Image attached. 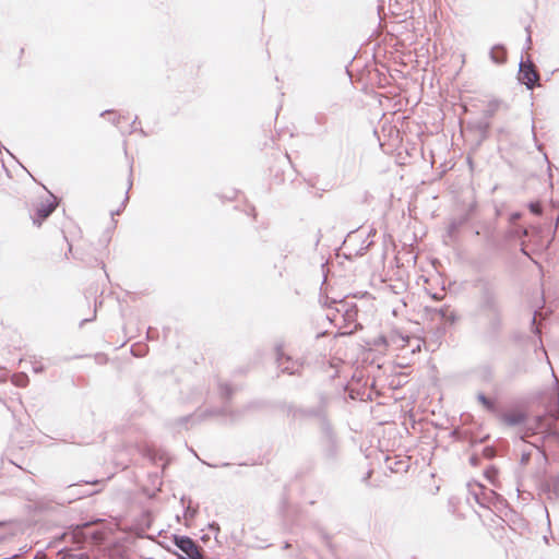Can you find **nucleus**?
<instances>
[{"label": "nucleus", "mask_w": 559, "mask_h": 559, "mask_svg": "<svg viewBox=\"0 0 559 559\" xmlns=\"http://www.w3.org/2000/svg\"><path fill=\"white\" fill-rule=\"evenodd\" d=\"M474 316L481 324L480 341L495 348L504 331V301L499 281L495 276L478 275L472 280Z\"/></svg>", "instance_id": "1"}, {"label": "nucleus", "mask_w": 559, "mask_h": 559, "mask_svg": "<svg viewBox=\"0 0 559 559\" xmlns=\"http://www.w3.org/2000/svg\"><path fill=\"white\" fill-rule=\"evenodd\" d=\"M318 400L319 402L316 406L309 407L289 404L287 407V413L294 419L313 418L318 423L319 430H322L325 427L332 425L329 415L330 399L324 392H320L318 393Z\"/></svg>", "instance_id": "2"}, {"label": "nucleus", "mask_w": 559, "mask_h": 559, "mask_svg": "<svg viewBox=\"0 0 559 559\" xmlns=\"http://www.w3.org/2000/svg\"><path fill=\"white\" fill-rule=\"evenodd\" d=\"M319 448L323 463L330 468L335 467L340 462L341 447L333 425L320 430Z\"/></svg>", "instance_id": "3"}, {"label": "nucleus", "mask_w": 559, "mask_h": 559, "mask_svg": "<svg viewBox=\"0 0 559 559\" xmlns=\"http://www.w3.org/2000/svg\"><path fill=\"white\" fill-rule=\"evenodd\" d=\"M358 311L357 304L348 300L347 297L338 300L335 312L342 316L345 325L354 324V326L349 331L344 332L343 335H353L364 329L362 324L357 321Z\"/></svg>", "instance_id": "4"}, {"label": "nucleus", "mask_w": 559, "mask_h": 559, "mask_svg": "<svg viewBox=\"0 0 559 559\" xmlns=\"http://www.w3.org/2000/svg\"><path fill=\"white\" fill-rule=\"evenodd\" d=\"M549 240L544 239V234L540 228L532 227L526 236V240L521 242V252L532 259L533 254H540L548 249Z\"/></svg>", "instance_id": "5"}, {"label": "nucleus", "mask_w": 559, "mask_h": 559, "mask_svg": "<svg viewBox=\"0 0 559 559\" xmlns=\"http://www.w3.org/2000/svg\"><path fill=\"white\" fill-rule=\"evenodd\" d=\"M476 211L477 203L472 202L461 214L450 218L444 238L448 237L452 241H457L461 230L471 222Z\"/></svg>", "instance_id": "6"}, {"label": "nucleus", "mask_w": 559, "mask_h": 559, "mask_svg": "<svg viewBox=\"0 0 559 559\" xmlns=\"http://www.w3.org/2000/svg\"><path fill=\"white\" fill-rule=\"evenodd\" d=\"M276 361L282 373L298 377L302 376L305 361L300 359L294 360L283 352L281 346H276Z\"/></svg>", "instance_id": "7"}, {"label": "nucleus", "mask_w": 559, "mask_h": 559, "mask_svg": "<svg viewBox=\"0 0 559 559\" xmlns=\"http://www.w3.org/2000/svg\"><path fill=\"white\" fill-rule=\"evenodd\" d=\"M98 483H99L98 479H94V480H85V481H79L76 484L68 485L67 486V496L60 497L58 503H60V504L71 503L79 499L95 495L98 490H87V489L82 490L81 487L83 485H97Z\"/></svg>", "instance_id": "8"}, {"label": "nucleus", "mask_w": 559, "mask_h": 559, "mask_svg": "<svg viewBox=\"0 0 559 559\" xmlns=\"http://www.w3.org/2000/svg\"><path fill=\"white\" fill-rule=\"evenodd\" d=\"M518 80L520 84L526 87V90L533 91L535 83L538 80V73L531 59H521L518 71Z\"/></svg>", "instance_id": "9"}, {"label": "nucleus", "mask_w": 559, "mask_h": 559, "mask_svg": "<svg viewBox=\"0 0 559 559\" xmlns=\"http://www.w3.org/2000/svg\"><path fill=\"white\" fill-rule=\"evenodd\" d=\"M497 417L509 427H519L526 424L528 420L527 412L521 408L507 413L499 411Z\"/></svg>", "instance_id": "10"}, {"label": "nucleus", "mask_w": 559, "mask_h": 559, "mask_svg": "<svg viewBox=\"0 0 559 559\" xmlns=\"http://www.w3.org/2000/svg\"><path fill=\"white\" fill-rule=\"evenodd\" d=\"M169 539L183 555L202 549L198 543L188 535L171 534Z\"/></svg>", "instance_id": "11"}, {"label": "nucleus", "mask_w": 559, "mask_h": 559, "mask_svg": "<svg viewBox=\"0 0 559 559\" xmlns=\"http://www.w3.org/2000/svg\"><path fill=\"white\" fill-rule=\"evenodd\" d=\"M144 455L153 463L158 464L162 462V473L168 467L171 462V457L168 452L164 449H156L153 447H148L145 449Z\"/></svg>", "instance_id": "12"}, {"label": "nucleus", "mask_w": 559, "mask_h": 559, "mask_svg": "<svg viewBox=\"0 0 559 559\" xmlns=\"http://www.w3.org/2000/svg\"><path fill=\"white\" fill-rule=\"evenodd\" d=\"M478 487L479 489H483V500H485L484 508H489L491 504L499 510L508 507V501L503 496L492 489L486 488L481 484H478Z\"/></svg>", "instance_id": "13"}, {"label": "nucleus", "mask_w": 559, "mask_h": 559, "mask_svg": "<svg viewBox=\"0 0 559 559\" xmlns=\"http://www.w3.org/2000/svg\"><path fill=\"white\" fill-rule=\"evenodd\" d=\"M57 206L56 202H50L46 200L45 202H40L39 205L35 210V214L32 217L34 225L40 226L45 219H47Z\"/></svg>", "instance_id": "14"}, {"label": "nucleus", "mask_w": 559, "mask_h": 559, "mask_svg": "<svg viewBox=\"0 0 559 559\" xmlns=\"http://www.w3.org/2000/svg\"><path fill=\"white\" fill-rule=\"evenodd\" d=\"M489 59L497 66H502L508 60V50L503 44H496L489 50Z\"/></svg>", "instance_id": "15"}, {"label": "nucleus", "mask_w": 559, "mask_h": 559, "mask_svg": "<svg viewBox=\"0 0 559 559\" xmlns=\"http://www.w3.org/2000/svg\"><path fill=\"white\" fill-rule=\"evenodd\" d=\"M427 312H431L438 316L443 322L453 324L457 321V314L450 310L449 306H442L440 308H426Z\"/></svg>", "instance_id": "16"}, {"label": "nucleus", "mask_w": 559, "mask_h": 559, "mask_svg": "<svg viewBox=\"0 0 559 559\" xmlns=\"http://www.w3.org/2000/svg\"><path fill=\"white\" fill-rule=\"evenodd\" d=\"M530 229L531 228H526L520 224L510 225L504 234V239L506 241L520 239L522 242L523 240H526V236H528Z\"/></svg>", "instance_id": "17"}, {"label": "nucleus", "mask_w": 559, "mask_h": 559, "mask_svg": "<svg viewBox=\"0 0 559 559\" xmlns=\"http://www.w3.org/2000/svg\"><path fill=\"white\" fill-rule=\"evenodd\" d=\"M58 559H91L87 551L64 547L58 551Z\"/></svg>", "instance_id": "18"}, {"label": "nucleus", "mask_w": 559, "mask_h": 559, "mask_svg": "<svg viewBox=\"0 0 559 559\" xmlns=\"http://www.w3.org/2000/svg\"><path fill=\"white\" fill-rule=\"evenodd\" d=\"M477 402L488 412L498 415L500 408L497 400L488 397L484 392L476 395Z\"/></svg>", "instance_id": "19"}, {"label": "nucleus", "mask_w": 559, "mask_h": 559, "mask_svg": "<svg viewBox=\"0 0 559 559\" xmlns=\"http://www.w3.org/2000/svg\"><path fill=\"white\" fill-rule=\"evenodd\" d=\"M490 128L491 122L483 118L473 123V129L478 133L480 141H485L486 139H488Z\"/></svg>", "instance_id": "20"}, {"label": "nucleus", "mask_w": 559, "mask_h": 559, "mask_svg": "<svg viewBox=\"0 0 559 559\" xmlns=\"http://www.w3.org/2000/svg\"><path fill=\"white\" fill-rule=\"evenodd\" d=\"M484 238H485V242L486 245L493 249V250H499L502 248V241L499 239V237L496 235V231L495 229H491V228H487L484 233Z\"/></svg>", "instance_id": "21"}, {"label": "nucleus", "mask_w": 559, "mask_h": 559, "mask_svg": "<svg viewBox=\"0 0 559 559\" xmlns=\"http://www.w3.org/2000/svg\"><path fill=\"white\" fill-rule=\"evenodd\" d=\"M226 415H235L234 412H229L227 406L218 407V408H207L199 415V421L204 420L210 416H226Z\"/></svg>", "instance_id": "22"}, {"label": "nucleus", "mask_w": 559, "mask_h": 559, "mask_svg": "<svg viewBox=\"0 0 559 559\" xmlns=\"http://www.w3.org/2000/svg\"><path fill=\"white\" fill-rule=\"evenodd\" d=\"M476 373L484 382H490L493 378V368L489 364H484L477 367Z\"/></svg>", "instance_id": "23"}, {"label": "nucleus", "mask_w": 559, "mask_h": 559, "mask_svg": "<svg viewBox=\"0 0 559 559\" xmlns=\"http://www.w3.org/2000/svg\"><path fill=\"white\" fill-rule=\"evenodd\" d=\"M234 388L227 382H219L218 384V393L221 399L225 402V404L229 403L234 395Z\"/></svg>", "instance_id": "24"}, {"label": "nucleus", "mask_w": 559, "mask_h": 559, "mask_svg": "<svg viewBox=\"0 0 559 559\" xmlns=\"http://www.w3.org/2000/svg\"><path fill=\"white\" fill-rule=\"evenodd\" d=\"M132 185H133V180H132V166L130 167V174H129V178H128V189H127V192H126V195H124V199L123 201L121 202V205L119 209H117L116 211H111L110 212V215L114 217L115 215H120L123 210L126 209L128 202H129V191L130 189L132 188Z\"/></svg>", "instance_id": "25"}, {"label": "nucleus", "mask_w": 559, "mask_h": 559, "mask_svg": "<svg viewBox=\"0 0 559 559\" xmlns=\"http://www.w3.org/2000/svg\"><path fill=\"white\" fill-rule=\"evenodd\" d=\"M500 107V100L492 99L488 103L486 109L483 111V119L491 120Z\"/></svg>", "instance_id": "26"}, {"label": "nucleus", "mask_w": 559, "mask_h": 559, "mask_svg": "<svg viewBox=\"0 0 559 559\" xmlns=\"http://www.w3.org/2000/svg\"><path fill=\"white\" fill-rule=\"evenodd\" d=\"M168 551H169L171 555L176 556V557H177V559H203V558H204V555H205V552H204V550H203V549L198 550V551L190 552V554H188V555H182V554H180L178 550H170V549H168Z\"/></svg>", "instance_id": "27"}, {"label": "nucleus", "mask_w": 559, "mask_h": 559, "mask_svg": "<svg viewBox=\"0 0 559 559\" xmlns=\"http://www.w3.org/2000/svg\"><path fill=\"white\" fill-rule=\"evenodd\" d=\"M498 474L499 469L495 465H490L484 471L485 478L493 486L497 485Z\"/></svg>", "instance_id": "28"}, {"label": "nucleus", "mask_w": 559, "mask_h": 559, "mask_svg": "<svg viewBox=\"0 0 559 559\" xmlns=\"http://www.w3.org/2000/svg\"><path fill=\"white\" fill-rule=\"evenodd\" d=\"M109 116V121L115 126L118 127L120 123V120L122 119V116L118 114L115 109H106L100 112V117Z\"/></svg>", "instance_id": "29"}, {"label": "nucleus", "mask_w": 559, "mask_h": 559, "mask_svg": "<svg viewBox=\"0 0 559 559\" xmlns=\"http://www.w3.org/2000/svg\"><path fill=\"white\" fill-rule=\"evenodd\" d=\"M180 502H181V504H182V507H183V509H185V510H183V516H185L186 519H193V518L195 516V514H197V511H195V510H193V509H191V507H190V504H191V500L189 499V503H188V506H186V504H185V502H186V497L183 496V497H181Z\"/></svg>", "instance_id": "30"}, {"label": "nucleus", "mask_w": 559, "mask_h": 559, "mask_svg": "<svg viewBox=\"0 0 559 559\" xmlns=\"http://www.w3.org/2000/svg\"><path fill=\"white\" fill-rule=\"evenodd\" d=\"M148 350V347L146 345H132L131 346V354L134 357H143L146 355Z\"/></svg>", "instance_id": "31"}, {"label": "nucleus", "mask_w": 559, "mask_h": 559, "mask_svg": "<svg viewBox=\"0 0 559 559\" xmlns=\"http://www.w3.org/2000/svg\"><path fill=\"white\" fill-rule=\"evenodd\" d=\"M281 513L283 515L284 521L287 523L290 519V507L285 498L282 500Z\"/></svg>", "instance_id": "32"}, {"label": "nucleus", "mask_w": 559, "mask_h": 559, "mask_svg": "<svg viewBox=\"0 0 559 559\" xmlns=\"http://www.w3.org/2000/svg\"><path fill=\"white\" fill-rule=\"evenodd\" d=\"M337 305H338V299H334V298H330V297H325L324 300L322 301V306L328 309L335 310V307Z\"/></svg>", "instance_id": "33"}, {"label": "nucleus", "mask_w": 559, "mask_h": 559, "mask_svg": "<svg viewBox=\"0 0 559 559\" xmlns=\"http://www.w3.org/2000/svg\"><path fill=\"white\" fill-rule=\"evenodd\" d=\"M522 215H523L522 212H519V211L510 213V215L508 217L509 224L510 225L518 224V222L521 219Z\"/></svg>", "instance_id": "34"}, {"label": "nucleus", "mask_w": 559, "mask_h": 559, "mask_svg": "<svg viewBox=\"0 0 559 559\" xmlns=\"http://www.w3.org/2000/svg\"><path fill=\"white\" fill-rule=\"evenodd\" d=\"M314 121L320 124V126H324L328 121V116L323 112H318L316 116H314Z\"/></svg>", "instance_id": "35"}, {"label": "nucleus", "mask_w": 559, "mask_h": 559, "mask_svg": "<svg viewBox=\"0 0 559 559\" xmlns=\"http://www.w3.org/2000/svg\"><path fill=\"white\" fill-rule=\"evenodd\" d=\"M468 462L472 466H478L481 462V457L477 454V453H473L469 459H468Z\"/></svg>", "instance_id": "36"}, {"label": "nucleus", "mask_w": 559, "mask_h": 559, "mask_svg": "<svg viewBox=\"0 0 559 559\" xmlns=\"http://www.w3.org/2000/svg\"><path fill=\"white\" fill-rule=\"evenodd\" d=\"M265 406V402L263 401H254V402H250L249 404L246 405V409H251V408H262Z\"/></svg>", "instance_id": "37"}, {"label": "nucleus", "mask_w": 559, "mask_h": 559, "mask_svg": "<svg viewBox=\"0 0 559 559\" xmlns=\"http://www.w3.org/2000/svg\"><path fill=\"white\" fill-rule=\"evenodd\" d=\"M475 501L480 506L485 507V500H483V489H479V492L474 491L473 492Z\"/></svg>", "instance_id": "38"}, {"label": "nucleus", "mask_w": 559, "mask_h": 559, "mask_svg": "<svg viewBox=\"0 0 559 559\" xmlns=\"http://www.w3.org/2000/svg\"><path fill=\"white\" fill-rule=\"evenodd\" d=\"M193 419H194V415L190 414V415L182 416V417L178 418L177 419V424L178 425H186V424L192 421Z\"/></svg>", "instance_id": "39"}, {"label": "nucleus", "mask_w": 559, "mask_h": 559, "mask_svg": "<svg viewBox=\"0 0 559 559\" xmlns=\"http://www.w3.org/2000/svg\"><path fill=\"white\" fill-rule=\"evenodd\" d=\"M373 345H374V346H388L386 337H385L384 335H380V336H378V337L373 341Z\"/></svg>", "instance_id": "40"}, {"label": "nucleus", "mask_w": 559, "mask_h": 559, "mask_svg": "<svg viewBox=\"0 0 559 559\" xmlns=\"http://www.w3.org/2000/svg\"><path fill=\"white\" fill-rule=\"evenodd\" d=\"M209 528H210L212 532H214V533H215V539H216V542H218V539H217V535H218V533H219V525H218V523H216V522H212V523H210V524H209Z\"/></svg>", "instance_id": "41"}, {"label": "nucleus", "mask_w": 559, "mask_h": 559, "mask_svg": "<svg viewBox=\"0 0 559 559\" xmlns=\"http://www.w3.org/2000/svg\"><path fill=\"white\" fill-rule=\"evenodd\" d=\"M373 245L372 240L367 241V245L357 251V255H362Z\"/></svg>", "instance_id": "42"}, {"label": "nucleus", "mask_w": 559, "mask_h": 559, "mask_svg": "<svg viewBox=\"0 0 559 559\" xmlns=\"http://www.w3.org/2000/svg\"><path fill=\"white\" fill-rule=\"evenodd\" d=\"M532 133H533V139L535 141V145H536L537 150L542 151L543 144L538 143V141H537L536 131H535V124L534 123L532 124Z\"/></svg>", "instance_id": "43"}, {"label": "nucleus", "mask_w": 559, "mask_h": 559, "mask_svg": "<svg viewBox=\"0 0 559 559\" xmlns=\"http://www.w3.org/2000/svg\"><path fill=\"white\" fill-rule=\"evenodd\" d=\"M471 265L473 266V269H475L476 271H481L483 270V264L479 260H473L471 262Z\"/></svg>", "instance_id": "44"}, {"label": "nucleus", "mask_w": 559, "mask_h": 559, "mask_svg": "<svg viewBox=\"0 0 559 559\" xmlns=\"http://www.w3.org/2000/svg\"><path fill=\"white\" fill-rule=\"evenodd\" d=\"M138 120H139V118H138V116H135L133 121L130 124L131 129H130L129 133H134L138 131V127H136Z\"/></svg>", "instance_id": "45"}, {"label": "nucleus", "mask_w": 559, "mask_h": 559, "mask_svg": "<svg viewBox=\"0 0 559 559\" xmlns=\"http://www.w3.org/2000/svg\"><path fill=\"white\" fill-rule=\"evenodd\" d=\"M531 330L534 334H538L539 333V330L536 325V322H535V316H533L532 320H531Z\"/></svg>", "instance_id": "46"}, {"label": "nucleus", "mask_w": 559, "mask_h": 559, "mask_svg": "<svg viewBox=\"0 0 559 559\" xmlns=\"http://www.w3.org/2000/svg\"><path fill=\"white\" fill-rule=\"evenodd\" d=\"M96 319V309L94 310V314L92 318H85L80 322V328H82L85 323L92 322Z\"/></svg>", "instance_id": "47"}, {"label": "nucleus", "mask_w": 559, "mask_h": 559, "mask_svg": "<svg viewBox=\"0 0 559 559\" xmlns=\"http://www.w3.org/2000/svg\"><path fill=\"white\" fill-rule=\"evenodd\" d=\"M483 453L487 457H491L493 455V450L491 447H486L483 449Z\"/></svg>", "instance_id": "48"}, {"label": "nucleus", "mask_w": 559, "mask_h": 559, "mask_svg": "<svg viewBox=\"0 0 559 559\" xmlns=\"http://www.w3.org/2000/svg\"><path fill=\"white\" fill-rule=\"evenodd\" d=\"M528 207H530L531 212L538 213V210H539L540 205H539V203L531 202L528 204Z\"/></svg>", "instance_id": "49"}, {"label": "nucleus", "mask_w": 559, "mask_h": 559, "mask_svg": "<svg viewBox=\"0 0 559 559\" xmlns=\"http://www.w3.org/2000/svg\"><path fill=\"white\" fill-rule=\"evenodd\" d=\"M321 537L326 545H330L331 536L328 533L321 532Z\"/></svg>", "instance_id": "50"}, {"label": "nucleus", "mask_w": 559, "mask_h": 559, "mask_svg": "<svg viewBox=\"0 0 559 559\" xmlns=\"http://www.w3.org/2000/svg\"><path fill=\"white\" fill-rule=\"evenodd\" d=\"M525 31L527 33V37H526V44H527V48L530 47L531 43H532V37H531V29H530V26L525 27Z\"/></svg>", "instance_id": "51"}, {"label": "nucleus", "mask_w": 559, "mask_h": 559, "mask_svg": "<svg viewBox=\"0 0 559 559\" xmlns=\"http://www.w3.org/2000/svg\"><path fill=\"white\" fill-rule=\"evenodd\" d=\"M336 314H337V313H336L335 311H334L333 313H329V314H326V319H328L331 323H333V322L335 321V319H336Z\"/></svg>", "instance_id": "52"}, {"label": "nucleus", "mask_w": 559, "mask_h": 559, "mask_svg": "<svg viewBox=\"0 0 559 559\" xmlns=\"http://www.w3.org/2000/svg\"><path fill=\"white\" fill-rule=\"evenodd\" d=\"M322 238L321 229H318L314 246L317 247Z\"/></svg>", "instance_id": "53"}, {"label": "nucleus", "mask_w": 559, "mask_h": 559, "mask_svg": "<svg viewBox=\"0 0 559 559\" xmlns=\"http://www.w3.org/2000/svg\"><path fill=\"white\" fill-rule=\"evenodd\" d=\"M152 332H156V330H155L154 328L150 326V328L147 329V331H146V337H147L148 340L153 338V337H152Z\"/></svg>", "instance_id": "54"}, {"label": "nucleus", "mask_w": 559, "mask_h": 559, "mask_svg": "<svg viewBox=\"0 0 559 559\" xmlns=\"http://www.w3.org/2000/svg\"><path fill=\"white\" fill-rule=\"evenodd\" d=\"M249 215H251L254 219L257 218V210L253 205L250 207Z\"/></svg>", "instance_id": "55"}, {"label": "nucleus", "mask_w": 559, "mask_h": 559, "mask_svg": "<svg viewBox=\"0 0 559 559\" xmlns=\"http://www.w3.org/2000/svg\"><path fill=\"white\" fill-rule=\"evenodd\" d=\"M451 437L454 438L455 440H461L462 438L457 436V431L456 430H453L451 431Z\"/></svg>", "instance_id": "56"}, {"label": "nucleus", "mask_w": 559, "mask_h": 559, "mask_svg": "<svg viewBox=\"0 0 559 559\" xmlns=\"http://www.w3.org/2000/svg\"><path fill=\"white\" fill-rule=\"evenodd\" d=\"M142 136H147V132L143 128H138V131Z\"/></svg>", "instance_id": "57"}, {"label": "nucleus", "mask_w": 559, "mask_h": 559, "mask_svg": "<svg viewBox=\"0 0 559 559\" xmlns=\"http://www.w3.org/2000/svg\"><path fill=\"white\" fill-rule=\"evenodd\" d=\"M33 369L36 373H39L44 371V366L34 367Z\"/></svg>", "instance_id": "58"}, {"label": "nucleus", "mask_w": 559, "mask_h": 559, "mask_svg": "<svg viewBox=\"0 0 559 559\" xmlns=\"http://www.w3.org/2000/svg\"><path fill=\"white\" fill-rule=\"evenodd\" d=\"M237 193H238V192H237L236 190H234V191L231 192V194L226 195V198H227L228 200H233V199L236 197V194H237Z\"/></svg>", "instance_id": "59"}, {"label": "nucleus", "mask_w": 559, "mask_h": 559, "mask_svg": "<svg viewBox=\"0 0 559 559\" xmlns=\"http://www.w3.org/2000/svg\"><path fill=\"white\" fill-rule=\"evenodd\" d=\"M292 547V544L289 542H285L283 545V549H289Z\"/></svg>", "instance_id": "60"}, {"label": "nucleus", "mask_w": 559, "mask_h": 559, "mask_svg": "<svg viewBox=\"0 0 559 559\" xmlns=\"http://www.w3.org/2000/svg\"><path fill=\"white\" fill-rule=\"evenodd\" d=\"M106 361V357L104 356H98V362H104Z\"/></svg>", "instance_id": "61"}, {"label": "nucleus", "mask_w": 559, "mask_h": 559, "mask_svg": "<svg viewBox=\"0 0 559 559\" xmlns=\"http://www.w3.org/2000/svg\"><path fill=\"white\" fill-rule=\"evenodd\" d=\"M376 233H377V231H376L374 229H371V230L369 231V234H368V237H369V236H374V235H376Z\"/></svg>", "instance_id": "62"}, {"label": "nucleus", "mask_w": 559, "mask_h": 559, "mask_svg": "<svg viewBox=\"0 0 559 559\" xmlns=\"http://www.w3.org/2000/svg\"><path fill=\"white\" fill-rule=\"evenodd\" d=\"M201 539H202L203 542H205L206 539H209V535H203V536L201 537Z\"/></svg>", "instance_id": "63"}, {"label": "nucleus", "mask_w": 559, "mask_h": 559, "mask_svg": "<svg viewBox=\"0 0 559 559\" xmlns=\"http://www.w3.org/2000/svg\"><path fill=\"white\" fill-rule=\"evenodd\" d=\"M432 297H433L436 300H440V297H439L437 294H435Z\"/></svg>", "instance_id": "64"}]
</instances>
